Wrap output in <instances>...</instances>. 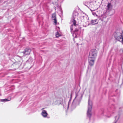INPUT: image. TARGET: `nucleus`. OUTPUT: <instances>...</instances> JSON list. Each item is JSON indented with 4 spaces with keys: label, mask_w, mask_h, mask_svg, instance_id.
Segmentation results:
<instances>
[{
    "label": "nucleus",
    "mask_w": 123,
    "mask_h": 123,
    "mask_svg": "<svg viewBox=\"0 0 123 123\" xmlns=\"http://www.w3.org/2000/svg\"><path fill=\"white\" fill-rule=\"evenodd\" d=\"M91 3H92V2H91Z\"/></svg>",
    "instance_id": "a878e982"
},
{
    "label": "nucleus",
    "mask_w": 123,
    "mask_h": 123,
    "mask_svg": "<svg viewBox=\"0 0 123 123\" xmlns=\"http://www.w3.org/2000/svg\"><path fill=\"white\" fill-rule=\"evenodd\" d=\"M84 16L83 17V18H84Z\"/></svg>",
    "instance_id": "bb28decb"
},
{
    "label": "nucleus",
    "mask_w": 123,
    "mask_h": 123,
    "mask_svg": "<svg viewBox=\"0 0 123 123\" xmlns=\"http://www.w3.org/2000/svg\"><path fill=\"white\" fill-rule=\"evenodd\" d=\"M95 60V59L89 58V62L90 65L92 66L94 65Z\"/></svg>",
    "instance_id": "39448f33"
},
{
    "label": "nucleus",
    "mask_w": 123,
    "mask_h": 123,
    "mask_svg": "<svg viewBox=\"0 0 123 123\" xmlns=\"http://www.w3.org/2000/svg\"><path fill=\"white\" fill-rule=\"evenodd\" d=\"M52 18L53 20H54L53 22L55 23V24L56 25L57 23V20L56 17V14L55 13H54L52 15Z\"/></svg>",
    "instance_id": "0eeeda50"
},
{
    "label": "nucleus",
    "mask_w": 123,
    "mask_h": 123,
    "mask_svg": "<svg viewBox=\"0 0 123 123\" xmlns=\"http://www.w3.org/2000/svg\"><path fill=\"white\" fill-rule=\"evenodd\" d=\"M73 26V25H72L71 26V27H70V29H71V31H72V30H73V29L72 28V26Z\"/></svg>",
    "instance_id": "a211bd4d"
},
{
    "label": "nucleus",
    "mask_w": 123,
    "mask_h": 123,
    "mask_svg": "<svg viewBox=\"0 0 123 123\" xmlns=\"http://www.w3.org/2000/svg\"><path fill=\"white\" fill-rule=\"evenodd\" d=\"M10 100H8L7 99H1L0 101L1 102H6L9 101Z\"/></svg>",
    "instance_id": "9b49d317"
},
{
    "label": "nucleus",
    "mask_w": 123,
    "mask_h": 123,
    "mask_svg": "<svg viewBox=\"0 0 123 123\" xmlns=\"http://www.w3.org/2000/svg\"><path fill=\"white\" fill-rule=\"evenodd\" d=\"M82 98V95L79 93H76V96L72 103V106L73 108L75 107L76 105L79 104L80 101Z\"/></svg>",
    "instance_id": "f257e3e1"
},
{
    "label": "nucleus",
    "mask_w": 123,
    "mask_h": 123,
    "mask_svg": "<svg viewBox=\"0 0 123 123\" xmlns=\"http://www.w3.org/2000/svg\"><path fill=\"white\" fill-rule=\"evenodd\" d=\"M76 13H77L76 12H75V13H74V14H73V16H74V14H75Z\"/></svg>",
    "instance_id": "aec40b11"
},
{
    "label": "nucleus",
    "mask_w": 123,
    "mask_h": 123,
    "mask_svg": "<svg viewBox=\"0 0 123 123\" xmlns=\"http://www.w3.org/2000/svg\"><path fill=\"white\" fill-rule=\"evenodd\" d=\"M43 109H44V108H42V110Z\"/></svg>",
    "instance_id": "b1692460"
},
{
    "label": "nucleus",
    "mask_w": 123,
    "mask_h": 123,
    "mask_svg": "<svg viewBox=\"0 0 123 123\" xmlns=\"http://www.w3.org/2000/svg\"><path fill=\"white\" fill-rule=\"evenodd\" d=\"M122 51L123 52V49L122 50Z\"/></svg>",
    "instance_id": "393cba45"
},
{
    "label": "nucleus",
    "mask_w": 123,
    "mask_h": 123,
    "mask_svg": "<svg viewBox=\"0 0 123 123\" xmlns=\"http://www.w3.org/2000/svg\"><path fill=\"white\" fill-rule=\"evenodd\" d=\"M98 43L99 44H100L101 43V41L100 40H99L98 41Z\"/></svg>",
    "instance_id": "f3484780"
},
{
    "label": "nucleus",
    "mask_w": 123,
    "mask_h": 123,
    "mask_svg": "<svg viewBox=\"0 0 123 123\" xmlns=\"http://www.w3.org/2000/svg\"><path fill=\"white\" fill-rule=\"evenodd\" d=\"M96 20H92V23L93 24H95V23H94V22H96Z\"/></svg>",
    "instance_id": "dca6fc26"
},
{
    "label": "nucleus",
    "mask_w": 123,
    "mask_h": 123,
    "mask_svg": "<svg viewBox=\"0 0 123 123\" xmlns=\"http://www.w3.org/2000/svg\"><path fill=\"white\" fill-rule=\"evenodd\" d=\"M78 31V30H75V32H77Z\"/></svg>",
    "instance_id": "6ab92c4d"
},
{
    "label": "nucleus",
    "mask_w": 123,
    "mask_h": 123,
    "mask_svg": "<svg viewBox=\"0 0 123 123\" xmlns=\"http://www.w3.org/2000/svg\"><path fill=\"white\" fill-rule=\"evenodd\" d=\"M114 36L116 40L121 42L123 44V37L121 33L119 31H117L114 33Z\"/></svg>",
    "instance_id": "f03ea898"
},
{
    "label": "nucleus",
    "mask_w": 123,
    "mask_h": 123,
    "mask_svg": "<svg viewBox=\"0 0 123 123\" xmlns=\"http://www.w3.org/2000/svg\"><path fill=\"white\" fill-rule=\"evenodd\" d=\"M53 4H55L54 3V2H53Z\"/></svg>",
    "instance_id": "5701e85b"
},
{
    "label": "nucleus",
    "mask_w": 123,
    "mask_h": 123,
    "mask_svg": "<svg viewBox=\"0 0 123 123\" xmlns=\"http://www.w3.org/2000/svg\"><path fill=\"white\" fill-rule=\"evenodd\" d=\"M92 108V103L89 100L88 109L87 111V117H88L90 118L92 115L91 111Z\"/></svg>",
    "instance_id": "7ed1b4c3"
},
{
    "label": "nucleus",
    "mask_w": 123,
    "mask_h": 123,
    "mask_svg": "<svg viewBox=\"0 0 123 123\" xmlns=\"http://www.w3.org/2000/svg\"><path fill=\"white\" fill-rule=\"evenodd\" d=\"M62 0H61V1H60V2H62Z\"/></svg>",
    "instance_id": "412c9836"
},
{
    "label": "nucleus",
    "mask_w": 123,
    "mask_h": 123,
    "mask_svg": "<svg viewBox=\"0 0 123 123\" xmlns=\"http://www.w3.org/2000/svg\"><path fill=\"white\" fill-rule=\"evenodd\" d=\"M119 116H117L115 117V119L116 120V121L114 122L113 123H116L117 122V121L119 119Z\"/></svg>",
    "instance_id": "f8f14e48"
},
{
    "label": "nucleus",
    "mask_w": 123,
    "mask_h": 123,
    "mask_svg": "<svg viewBox=\"0 0 123 123\" xmlns=\"http://www.w3.org/2000/svg\"><path fill=\"white\" fill-rule=\"evenodd\" d=\"M104 18H105V17H104V15H103L101 16L100 19H101L102 21H103L104 20L103 19Z\"/></svg>",
    "instance_id": "ddd939ff"
},
{
    "label": "nucleus",
    "mask_w": 123,
    "mask_h": 123,
    "mask_svg": "<svg viewBox=\"0 0 123 123\" xmlns=\"http://www.w3.org/2000/svg\"><path fill=\"white\" fill-rule=\"evenodd\" d=\"M42 115L44 117H46L48 115L46 111L45 110H43L42 111L41 113Z\"/></svg>",
    "instance_id": "6e6552de"
},
{
    "label": "nucleus",
    "mask_w": 123,
    "mask_h": 123,
    "mask_svg": "<svg viewBox=\"0 0 123 123\" xmlns=\"http://www.w3.org/2000/svg\"><path fill=\"white\" fill-rule=\"evenodd\" d=\"M31 51V49H26L23 52L24 54L25 55H29Z\"/></svg>",
    "instance_id": "423d86ee"
},
{
    "label": "nucleus",
    "mask_w": 123,
    "mask_h": 123,
    "mask_svg": "<svg viewBox=\"0 0 123 123\" xmlns=\"http://www.w3.org/2000/svg\"><path fill=\"white\" fill-rule=\"evenodd\" d=\"M90 10H91V11L92 12V14H93V15H94V16H95V15H96V14L95 12H92V11L95 10L96 9H94L93 8V9L90 8Z\"/></svg>",
    "instance_id": "9d476101"
},
{
    "label": "nucleus",
    "mask_w": 123,
    "mask_h": 123,
    "mask_svg": "<svg viewBox=\"0 0 123 123\" xmlns=\"http://www.w3.org/2000/svg\"><path fill=\"white\" fill-rule=\"evenodd\" d=\"M73 22L74 25L75 26H76V21L74 19H73Z\"/></svg>",
    "instance_id": "2eb2a0df"
},
{
    "label": "nucleus",
    "mask_w": 123,
    "mask_h": 123,
    "mask_svg": "<svg viewBox=\"0 0 123 123\" xmlns=\"http://www.w3.org/2000/svg\"><path fill=\"white\" fill-rule=\"evenodd\" d=\"M55 35L57 37H59L61 36L60 34H59L58 32V31L56 32L55 34Z\"/></svg>",
    "instance_id": "4468645a"
},
{
    "label": "nucleus",
    "mask_w": 123,
    "mask_h": 123,
    "mask_svg": "<svg viewBox=\"0 0 123 123\" xmlns=\"http://www.w3.org/2000/svg\"><path fill=\"white\" fill-rule=\"evenodd\" d=\"M97 52L95 49H92L90 52L89 58L95 59L97 56Z\"/></svg>",
    "instance_id": "20e7f679"
},
{
    "label": "nucleus",
    "mask_w": 123,
    "mask_h": 123,
    "mask_svg": "<svg viewBox=\"0 0 123 123\" xmlns=\"http://www.w3.org/2000/svg\"><path fill=\"white\" fill-rule=\"evenodd\" d=\"M93 6H91V7H93Z\"/></svg>",
    "instance_id": "4be33fe9"
},
{
    "label": "nucleus",
    "mask_w": 123,
    "mask_h": 123,
    "mask_svg": "<svg viewBox=\"0 0 123 123\" xmlns=\"http://www.w3.org/2000/svg\"><path fill=\"white\" fill-rule=\"evenodd\" d=\"M107 7L108 10H111L112 9V6L111 3H109L107 5Z\"/></svg>",
    "instance_id": "1a4fd4ad"
}]
</instances>
